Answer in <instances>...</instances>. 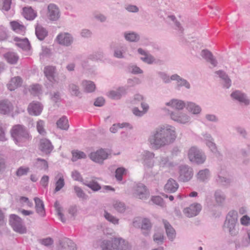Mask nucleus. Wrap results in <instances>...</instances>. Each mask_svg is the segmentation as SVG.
Segmentation results:
<instances>
[{
	"instance_id": "nucleus-51",
	"label": "nucleus",
	"mask_w": 250,
	"mask_h": 250,
	"mask_svg": "<svg viewBox=\"0 0 250 250\" xmlns=\"http://www.w3.org/2000/svg\"><path fill=\"white\" fill-rule=\"evenodd\" d=\"M83 184L91 188L94 191H97L101 188V187L97 182L92 180L89 182L85 181L83 182Z\"/></svg>"
},
{
	"instance_id": "nucleus-16",
	"label": "nucleus",
	"mask_w": 250,
	"mask_h": 250,
	"mask_svg": "<svg viewBox=\"0 0 250 250\" xmlns=\"http://www.w3.org/2000/svg\"><path fill=\"white\" fill-rule=\"evenodd\" d=\"M200 139L206 144L213 153H216L217 151L214 139L210 133L207 132H203L201 135Z\"/></svg>"
},
{
	"instance_id": "nucleus-32",
	"label": "nucleus",
	"mask_w": 250,
	"mask_h": 250,
	"mask_svg": "<svg viewBox=\"0 0 250 250\" xmlns=\"http://www.w3.org/2000/svg\"><path fill=\"white\" fill-rule=\"evenodd\" d=\"M44 73L47 80L52 83L56 80L55 79V67L52 66H47L44 67Z\"/></svg>"
},
{
	"instance_id": "nucleus-35",
	"label": "nucleus",
	"mask_w": 250,
	"mask_h": 250,
	"mask_svg": "<svg viewBox=\"0 0 250 250\" xmlns=\"http://www.w3.org/2000/svg\"><path fill=\"white\" fill-rule=\"evenodd\" d=\"M214 197L218 206L221 207L223 205L226 200V195L222 190L220 189L216 190L214 192Z\"/></svg>"
},
{
	"instance_id": "nucleus-47",
	"label": "nucleus",
	"mask_w": 250,
	"mask_h": 250,
	"mask_svg": "<svg viewBox=\"0 0 250 250\" xmlns=\"http://www.w3.org/2000/svg\"><path fill=\"white\" fill-rule=\"evenodd\" d=\"M35 166L37 168L43 170H47L48 167L47 161L40 158H38L36 160L35 163Z\"/></svg>"
},
{
	"instance_id": "nucleus-3",
	"label": "nucleus",
	"mask_w": 250,
	"mask_h": 250,
	"mask_svg": "<svg viewBox=\"0 0 250 250\" xmlns=\"http://www.w3.org/2000/svg\"><path fill=\"white\" fill-rule=\"evenodd\" d=\"M238 216L236 210H231L226 215L224 223V230L232 236H236L239 233V229L237 226Z\"/></svg>"
},
{
	"instance_id": "nucleus-7",
	"label": "nucleus",
	"mask_w": 250,
	"mask_h": 250,
	"mask_svg": "<svg viewBox=\"0 0 250 250\" xmlns=\"http://www.w3.org/2000/svg\"><path fill=\"white\" fill-rule=\"evenodd\" d=\"M111 154L109 149L101 148L95 151L92 152L89 155L90 159L95 163L102 164Z\"/></svg>"
},
{
	"instance_id": "nucleus-21",
	"label": "nucleus",
	"mask_w": 250,
	"mask_h": 250,
	"mask_svg": "<svg viewBox=\"0 0 250 250\" xmlns=\"http://www.w3.org/2000/svg\"><path fill=\"white\" fill-rule=\"evenodd\" d=\"M43 109V106L38 102H33L28 107L27 110L29 114L33 116L40 115Z\"/></svg>"
},
{
	"instance_id": "nucleus-5",
	"label": "nucleus",
	"mask_w": 250,
	"mask_h": 250,
	"mask_svg": "<svg viewBox=\"0 0 250 250\" xmlns=\"http://www.w3.org/2000/svg\"><path fill=\"white\" fill-rule=\"evenodd\" d=\"M168 115L170 119L178 124L189 125L192 123L191 116L186 112L168 110Z\"/></svg>"
},
{
	"instance_id": "nucleus-10",
	"label": "nucleus",
	"mask_w": 250,
	"mask_h": 250,
	"mask_svg": "<svg viewBox=\"0 0 250 250\" xmlns=\"http://www.w3.org/2000/svg\"><path fill=\"white\" fill-rule=\"evenodd\" d=\"M55 42L61 46L69 47L73 43L74 38L68 32H62L57 35L55 39Z\"/></svg>"
},
{
	"instance_id": "nucleus-22",
	"label": "nucleus",
	"mask_w": 250,
	"mask_h": 250,
	"mask_svg": "<svg viewBox=\"0 0 250 250\" xmlns=\"http://www.w3.org/2000/svg\"><path fill=\"white\" fill-rule=\"evenodd\" d=\"M185 107L189 113L194 116L200 115L202 111L201 106L193 102L187 101Z\"/></svg>"
},
{
	"instance_id": "nucleus-2",
	"label": "nucleus",
	"mask_w": 250,
	"mask_h": 250,
	"mask_svg": "<svg viewBox=\"0 0 250 250\" xmlns=\"http://www.w3.org/2000/svg\"><path fill=\"white\" fill-rule=\"evenodd\" d=\"M101 250H129L128 242L120 237L103 240L100 245Z\"/></svg>"
},
{
	"instance_id": "nucleus-58",
	"label": "nucleus",
	"mask_w": 250,
	"mask_h": 250,
	"mask_svg": "<svg viewBox=\"0 0 250 250\" xmlns=\"http://www.w3.org/2000/svg\"><path fill=\"white\" fill-rule=\"evenodd\" d=\"M126 169L124 167H121L116 170L115 177L118 181H121L123 179V176L125 174Z\"/></svg>"
},
{
	"instance_id": "nucleus-24",
	"label": "nucleus",
	"mask_w": 250,
	"mask_h": 250,
	"mask_svg": "<svg viewBox=\"0 0 250 250\" xmlns=\"http://www.w3.org/2000/svg\"><path fill=\"white\" fill-rule=\"evenodd\" d=\"M200 55L203 59L209 62L212 67L217 66V62L210 51L207 49H204L201 52Z\"/></svg>"
},
{
	"instance_id": "nucleus-29",
	"label": "nucleus",
	"mask_w": 250,
	"mask_h": 250,
	"mask_svg": "<svg viewBox=\"0 0 250 250\" xmlns=\"http://www.w3.org/2000/svg\"><path fill=\"white\" fill-rule=\"evenodd\" d=\"M163 222L168 239L171 241H173L176 235L175 229L167 220H164Z\"/></svg>"
},
{
	"instance_id": "nucleus-44",
	"label": "nucleus",
	"mask_w": 250,
	"mask_h": 250,
	"mask_svg": "<svg viewBox=\"0 0 250 250\" xmlns=\"http://www.w3.org/2000/svg\"><path fill=\"white\" fill-rule=\"evenodd\" d=\"M151 227L152 224L150 220L147 218H143L141 229L142 230L146 231V232H143V233L145 235L148 234Z\"/></svg>"
},
{
	"instance_id": "nucleus-20",
	"label": "nucleus",
	"mask_w": 250,
	"mask_h": 250,
	"mask_svg": "<svg viewBox=\"0 0 250 250\" xmlns=\"http://www.w3.org/2000/svg\"><path fill=\"white\" fill-rule=\"evenodd\" d=\"M231 98L241 104L247 105L250 104V100L247 95L240 90H235L231 94Z\"/></svg>"
},
{
	"instance_id": "nucleus-40",
	"label": "nucleus",
	"mask_w": 250,
	"mask_h": 250,
	"mask_svg": "<svg viewBox=\"0 0 250 250\" xmlns=\"http://www.w3.org/2000/svg\"><path fill=\"white\" fill-rule=\"evenodd\" d=\"M35 33L38 39L42 41L47 36L48 32L42 26L37 24L35 28Z\"/></svg>"
},
{
	"instance_id": "nucleus-12",
	"label": "nucleus",
	"mask_w": 250,
	"mask_h": 250,
	"mask_svg": "<svg viewBox=\"0 0 250 250\" xmlns=\"http://www.w3.org/2000/svg\"><path fill=\"white\" fill-rule=\"evenodd\" d=\"M179 180L183 182H188L193 177V170L192 167L188 165H182L179 168Z\"/></svg>"
},
{
	"instance_id": "nucleus-8",
	"label": "nucleus",
	"mask_w": 250,
	"mask_h": 250,
	"mask_svg": "<svg viewBox=\"0 0 250 250\" xmlns=\"http://www.w3.org/2000/svg\"><path fill=\"white\" fill-rule=\"evenodd\" d=\"M154 163L155 166L159 167L160 170H169L175 166L173 162L171 161L168 156L164 155H160L155 157Z\"/></svg>"
},
{
	"instance_id": "nucleus-54",
	"label": "nucleus",
	"mask_w": 250,
	"mask_h": 250,
	"mask_svg": "<svg viewBox=\"0 0 250 250\" xmlns=\"http://www.w3.org/2000/svg\"><path fill=\"white\" fill-rule=\"evenodd\" d=\"M55 208H56L58 217L60 218L61 221L63 223H65L66 221V219L64 217L62 213V208L60 206L58 202H56L54 204Z\"/></svg>"
},
{
	"instance_id": "nucleus-42",
	"label": "nucleus",
	"mask_w": 250,
	"mask_h": 250,
	"mask_svg": "<svg viewBox=\"0 0 250 250\" xmlns=\"http://www.w3.org/2000/svg\"><path fill=\"white\" fill-rule=\"evenodd\" d=\"M125 39L130 42H137L139 41L140 35L134 32H125L124 33Z\"/></svg>"
},
{
	"instance_id": "nucleus-28",
	"label": "nucleus",
	"mask_w": 250,
	"mask_h": 250,
	"mask_svg": "<svg viewBox=\"0 0 250 250\" xmlns=\"http://www.w3.org/2000/svg\"><path fill=\"white\" fill-rule=\"evenodd\" d=\"M13 109L12 103L7 100L0 101V113L2 114H8Z\"/></svg>"
},
{
	"instance_id": "nucleus-15",
	"label": "nucleus",
	"mask_w": 250,
	"mask_h": 250,
	"mask_svg": "<svg viewBox=\"0 0 250 250\" xmlns=\"http://www.w3.org/2000/svg\"><path fill=\"white\" fill-rule=\"evenodd\" d=\"M202 206L200 204L194 203L189 207L185 208L183 209V213L185 216L190 218L197 216L202 209Z\"/></svg>"
},
{
	"instance_id": "nucleus-4",
	"label": "nucleus",
	"mask_w": 250,
	"mask_h": 250,
	"mask_svg": "<svg viewBox=\"0 0 250 250\" xmlns=\"http://www.w3.org/2000/svg\"><path fill=\"white\" fill-rule=\"evenodd\" d=\"M11 134L15 144L19 146H23L30 138L27 130L22 125L14 126L11 130Z\"/></svg>"
},
{
	"instance_id": "nucleus-38",
	"label": "nucleus",
	"mask_w": 250,
	"mask_h": 250,
	"mask_svg": "<svg viewBox=\"0 0 250 250\" xmlns=\"http://www.w3.org/2000/svg\"><path fill=\"white\" fill-rule=\"evenodd\" d=\"M15 41L17 42L16 45L18 47L25 50H28L30 49V45L27 39H21L18 37H16L15 38Z\"/></svg>"
},
{
	"instance_id": "nucleus-60",
	"label": "nucleus",
	"mask_w": 250,
	"mask_h": 250,
	"mask_svg": "<svg viewBox=\"0 0 250 250\" xmlns=\"http://www.w3.org/2000/svg\"><path fill=\"white\" fill-rule=\"evenodd\" d=\"M71 176L75 181H77L83 183L84 182L81 173L76 170H74L71 172Z\"/></svg>"
},
{
	"instance_id": "nucleus-1",
	"label": "nucleus",
	"mask_w": 250,
	"mask_h": 250,
	"mask_svg": "<svg viewBox=\"0 0 250 250\" xmlns=\"http://www.w3.org/2000/svg\"><path fill=\"white\" fill-rule=\"evenodd\" d=\"M177 136L175 126L164 124L158 126L151 132L147 141L152 148L157 150L174 143Z\"/></svg>"
},
{
	"instance_id": "nucleus-48",
	"label": "nucleus",
	"mask_w": 250,
	"mask_h": 250,
	"mask_svg": "<svg viewBox=\"0 0 250 250\" xmlns=\"http://www.w3.org/2000/svg\"><path fill=\"white\" fill-rule=\"evenodd\" d=\"M4 57L7 62L10 64L16 63L19 59L18 56L14 52H8L4 55Z\"/></svg>"
},
{
	"instance_id": "nucleus-46",
	"label": "nucleus",
	"mask_w": 250,
	"mask_h": 250,
	"mask_svg": "<svg viewBox=\"0 0 250 250\" xmlns=\"http://www.w3.org/2000/svg\"><path fill=\"white\" fill-rule=\"evenodd\" d=\"M247 238L242 240L241 243L236 244L235 248L236 249L247 247L250 245V228L247 230Z\"/></svg>"
},
{
	"instance_id": "nucleus-56",
	"label": "nucleus",
	"mask_w": 250,
	"mask_h": 250,
	"mask_svg": "<svg viewBox=\"0 0 250 250\" xmlns=\"http://www.w3.org/2000/svg\"><path fill=\"white\" fill-rule=\"evenodd\" d=\"M158 75L160 78L163 81V82L166 83H168L173 81L172 79V75L169 76L167 73L163 72H159Z\"/></svg>"
},
{
	"instance_id": "nucleus-52",
	"label": "nucleus",
	"mask_w": 250,
	"mask_h": 250,
	"mask_svg": "<svg viewBox=\"0 0 250 250\" xmlns=\"http://www.w3.org/2000/svg\"><path fill=\"white\" fill-rule=\"evenodd\" d=\"M72 153V160L74 162L77 161L78 159H84L86 157V154L83 152L78 150H73Z\"/></svg>"
},
{
	"instance_id": "nucleus-14",
	"label": "nucleus",
	"mask_w": 250,
	"mask_h": 250,
	"mask_svg": "<svg viewBox=\"0 0 250 250\" xmlns=\"http://www.w3.org/2000/svg\"><path fill=\"white\" fill-rule=\"evenodd\" d=\"M141 159L143 161L145 167L152 168L155 166L154 162L152 160L155 158V154L148 150H144L141 154Z\"/></svg>"
},
{
	"instance_id": "nucleus-57",
	"label": "nucleus",
	"mask_w": 250,
	"mask_h": 250,
	"mask_svg": "<svg viewBox=\"0 0 250 250\" xmlns=\"http://www.w3.org/2000/svg\"><path fill=\"white\" fill-rule=\"evenodd\" d=\"M141 81L137 77H134L132 78L128 79L127 81V87H134L136 85L140 84Z\"/></svg>"
},
{
	"instance_id": "nucleus-31",
	"label": "nucleus",
	"mask_w": 250,
	"mask_h": 250,
	"mask_svg": "<svg viewBox=\"0 0 250 250\" xmlns=\"http://www.w3.org/2000/svg\"><path fill=\"white\" fill-rule=\"evenodd\" d=\"M11 29L15 32L23 35L25 33L26 28L25 26L19 21H12L10 22Z\"/></svg>"
},
{
	"instance_id": "nucleus-50",
	"label": "nucleus",
	"mask_w": 250,
	"mask_h": 250,
	"mask_svg": "<svg viewBox=\"0 0 250 250\" xmlns=\"http://www.w3.org/2000/svg\"><path fill=\"white\" fill-rule=\"evenodd\" d=\"M114 208L119 212H124L126 209L125 204L119 200H114L112 202Z\"/></svg>"
},
{
	"instance_id": "nucleus-34",
	"label": "nucleus",
	"mask_w": 250,
	"mask_h": 250,
	"mask_svg": "<svg viewBox=\"0 0 250 250\" xmlns=\"http://www.w3.org/2000/svg\"><path fill=\"white\" fill-rule=\"evenodd\" d=\"M23 15L26 20L32 21L37 16V13L31 7H25L23 8Z\"/></svg>"
},
{
	"instance_id": "nucleus-18",
	"label": "nucleus",
	"mask_w": 250,
	"mask_h": 250,
	"mask_svg": "<svg viewBox=\"0 0 250 250\" xmlns=\"http://www.w3.org/2000/svg\"><path fill=\"white\" fill-rule=\"evenodd\" d=\"M165 104L166 106L170 107L172 108L182 110L186 106V101L179 99L173 98L166 102Z\"/></svg>"
},
{
	"instance_id": "nucleus-63",
	"label": "nucleus",
	"mask_w": 250,
	"mask_h": 250,
	"mask_svg": "<svg viewBox=\"0 0 250 250\" xmlns=\"http://www.w3.org/2000/svg\"><path fill=\"white\" fill-rule=\"evenodd\" d=\"M103 58L104 53L101 51L95 52L89 57V59L93 61L101 60Z\"/></svg>"
},
{
	"instance_id": "nucleus-53",
	"label": "nucleus",
	"mask_w": 250,
	"mask_h": 250,
	"mask_svg": "<svg viewBox=\"0 0 250 250\" xmlns=\"http://www.w3.org/2000/svg\"><path fill=\"white\" fill-rule=\"evenodd\" d=\"M104 216L105 219L114 225H118L119 220L115 216L112 215L106 211H104Z\"/></svg>"
},
{
	"instance_id": "nucleus-9",
	"label": "nucleus",
	"mask_w": 250,
	"mask_h": 250,
	"mask_svg": "<svg viewBox=\"0 0 250 250\" xmlns=\"http://www.w3.org/2000/svg\"><path fill=\"white\" fill-rule=\"evenodd\" d=\"M9 223L13 230L20 234L26 232V228L22 219L15 214H11L9 218Z\"/></svg>"
},
{
	"instance_id": "nucleus-27",
	"label": "nucleus",
	"mask_w": 250,
	"mask_h": 250,
	"mask_svg": "<svg viewBox=\"0 0 250 250\" xmlns=\"http://www.w3.org/2000/svg\"><path fill=\"white\" fill-rule=\"evenodd\" d=\"M39 148L42 152L48 154L52 151L53 146L49 140L42 139L40 141Z\"/></svg>"
},
{
	"instance_id": "nucleus-59",
	"label": "nucleus",
	"mask_w": 250,
	"mask_h": 250,
	"mask_svg": "<svg viewBox=\"0 0 250 250\" xmlns=\"http://www.w3.org/2000/svg\"><path fill=\"white\" fill-rule=\"evenodd\" d=\"M144 96L139 93H137L134 95L132 99L130 101V103L132 104H136L140 102L143 101Z\"/></svg>"
},
{
	"instance_id": "nucleus-23",
	"label": "nucleus",
	"mask_w": 250,
	"mask_h": 250,
	"mask_svg": "<svg viewBox=\"0 0 250 250\" xmlns=\"http://www.w3.org/2000/svg\"><path fill=\"white\" fill-rule=\"evenodd\" d=\"M216 76L221 80L224 86L229 88L231 85V81L226 73L222 70H218L215 72Z\"/></svg>"
},
{
	"instance_id": "nucleus-43",
	"label": "nucleus",
	"mask_w": 250,
	"mask_h": 250,
	"mask_svg": "<svg viewBox=\"0 0 250 250\" xmlns=\"http://www.w3.org/2000/svg\"><path fill=\"white\" fill-rule=\"evenodd\" d=\"M215 180L219 184L223 186H229L231 182L230 178L224 176L221 173L216 177Z\"/></svg>"
},
{
	"instance_id": "nucleus-19",
	"label": "nucleus",
	"mask_w": 250,
	"mask_h": 250,
	"mask_svg": "<svg viewBox=\"0 0 250 250\" xmlns=\"http://www.w3.org/2000/svg\"><path fill=\"white\" fill-rule=\"evenodd\" d=\"M54 192L60 191L65 186L64 174L62 172H56L54 177Z\"/></svg>"
},
{
	"instance_id": "nucleus-11",
	"label": "nucleus",
	"mask_w": 250,
	"mask_h": 250,
	"mask_svg": "<svg viewBox=\"0 0 250 250\" xmlns=\"http://www.w3.org/2000/svg\"><path fill=\"white\" fill-rule=\"evenodd\" d=\"M61 11L59 7L54 4L50 3L47 6L46 17L51 21H57L61 17Z\"/></svg>"
},
{
	"instance_id": "nucleus-39",
	"label": "nucleus",
	"mask_w": 250,
	"mask_h": 250,
	"mask_svg": "<svg viewBox=\"0 0 250 250\" xmlns=\"http://www.w3.org/2000/svg\"><path fill=\"white\" fill-rule=\"evenodd\" d=\"M36 212L41 216H43L45 215L44 204L42 200L38 197L34 198Z\"/></svg>"
},
{
	"instance_id": "nucleus-61",
	"label": "nucleus",
	"mask_w": 250,
	"mask_h": 250,
	"mask_svg": "<svg viewBox=\"0 0 250 250\" xmlns=\"http://www.w3.org/2000/svg\"><path fill=\"white\" fill-rule=\"evenodd\" d=\"M151 201L155 204L160 207H164L165 203L163 199L159 196H153L151 198Z\"/></svg>"
},
{
	"instance_id": "nucleus-41",
	"label": "nucleus",
	"mask_w": 250,
	"mask_h": 250,
	"mask_svg": "<svg viewBox=\"0 0 250 250\" xmlns=\"http://www.w3.org/2000/svg\"><path fill=\"white\" fill-rule=\"evenodd\" d=\"M21 82L22 81L20 77H14L11 79L10 82L7 84V87L10 91L14 90L21 85Z\"/></svg>"
},
{
	"instance_id": "nucleus-26",
	"label": "nucleus",
	"mask_w": 250,
	"mask_h": 250,
	"mask_svg": "<svg viewBox=\"0 0 250 250\" xmlns=\"http://www.w3.org/2000/svg\"><path fill=\"white\" fill-rule=\"evenodd\" d=\"M60 248L61 250H75L76 247V245L71 240L65 238L60 241Z\"/></svg>"
},
{
	"instance_id": "nucleus-37",
	"label": "nucleus",
	"mask_w": 250,
	"mask_h": 250,
	"mask_svg": "<svg viewBox=\"0 0 250 250\" xmlns=\"http://www.w3.org/2000/svg\"><path fill=\"white\" fill-rule=\"evenodd\" d=\"M210 177V173L208 169L205 168L199 171L196 175L197 179L201 182L207 181Z\"/></svg>"
},
{
	"instance_id": "nucleus-49",
	"label": "nucleus",
	"mask_w": 250,
	"mask_h": 250,
	"mask_svg": "<svg viewBox=\"0 0 250 250\" xmlns=\"http://www.w3.org/2000/svg\"><path fill=\"white\" fill-rule=\"evenodd\" d=\"M68 91L70 94L74 96H79L81 95L79 86L74 83H71L68 85Z\"/></svg>"
},
{
	"instance_id": "nucleus-45",
	"label": "nucleus",
	"mask_w": 250,
	"mask_h": 250,
	"mask_svg": "<svg viewBox=\"0 0 250 250\" xmlns=\"http://www.w3.org/2000/svg\"><path fill=\"white\" fill-rule=\"evenodd\" d=\"M57 127L62 130H67L69 128L68 120L65 116H63L57 122Z\"/></svg>"
},
{
	"instance_id": "nucleus-25",
	"label": "nucleus",
	"mask_w": 250,
	"mask_h": 250,
	"mask_svg": "<svg viewBox=\"0 0 250 250\" xmlns=\"http://www.w3.org/2000/svg\"><path fill=\"white\" fill-rule=\"evenodd\" d=\"M127 47L125 45L116 47L114 50L113 56L118 59L126 58L127 57Z\"/></svg>"
},
{
	"instance_id": "nucleus-62",
	"label": "nucleus",
	"mask_w": 250,
	"mask_h": 250,
	"mask_svg": "<svg viewBox=\"0 0 250 250\" xmlns=\"http://www.w3.org/2000/svg\"><path fill=\"white\" fill-rule=\"evenodd\" d=\"M240 223L244 227L250 226V217L247 215H244L240 218Z\"/></svg>"
},
{
	"instance_id": "nucleus-13",
	"label": "nucleus",
	"mask_w": 250,
	"mask_h": 250,
	"mask_svg": "<svg viewBox=\"0 0 250 250\" xmlns=\"http://www.w3.org/2000/svg\"><path fill=\"white\" fill-rule=\"evenodd\" d=\"M133 194L136 198L141 200H146L149 197L150 192L144 185L138 184L135 187Z\"/></svg>"
},
{
	"instance_id": "nucleus-55",
	"label": "nucleus",
	"mask_w": 250,
	"mask_h": 250,
	"mask_svg": "<svg viewBox=\"0 0 250 250\" xmlns=\"http://www.w3.org/2000/svg\"><path fill=\"white\" fill-rule=\"evenodd\" d=\"M45 122L44 121L39 120L36 124V128L38 132L41 135H44L46 132L44 129Z\"/></svg>"
},
{
	"instance_id": "nucleus-30",
	"label": "nucleus",
	"mask_w": 250,
	"mask_h": 250,
	"mask_svg": "<svg viewBox=\"0 0 250 250\" xmlns=\"http://www.w3.org/2000/svg\"><path fill=\"white\" fill-rule=\"evenodd\" d=\"M172 79L173 81L177 82V87L178 88H180L181 87H185L186 88L188 89L190 88V84L186 80L181 77L179 75L177 74H175L172 75Z\"/></svg>"
},
{
	"instance_id": "nucleus-6",
	"label": "nucleus",
	"mask_w": 250,
	"mask_h": 250,
	"mask_svg": "<svg viewBox=\"0 0 250 250\" xmlns=\"http://www.w3.org/2000/svg\"><path fill=\"white\" fill-rule=\"evenodd\" d=\"M188 156L190 162L198 165L203 164L206 160L205 153L195 146H191L188 149Z\"/></svg>"
},
{
	"instance_id": "nucleus-64",
	"label": "nucleus",
	"mask_w": 250,
	"mask_h": 250,
	"mask_svg": "<svg viewBox=\"0 0 250 250\" xmlns=\"http://www.w3.org/2000/svg\"><path fill=\"white\" fill-rule=\"evenodd\" d=\"M74 189L75 192L79 198H82L83 199H86V195L80 187L78 186H75Z\"/></svg>"
},
{
	"instance_id": "nucleus-17",
	"label": "nucleus",
	"mask_w": 250,
	"mask_h": 250,
	"mask_svg": "<svg viewBox=\"0 0 250 250\" xmlns=\"http://www.w3.org/2000/svg\"><path fill=\"white\" fill-rule=\"evenodd\" d=\"M127 92V87L122 86L118 87L116 89L110 90L106 93V95L111 99L119 100L126 94Z\"/></svg>"
},
{
	"instance_id": "nucleus-33",
	"label": "nucleus",
	"mask_w": 250,
	"mask_h": 250,
	"mask_svg": "<svg viewBox=\"0 0 250 250\" xmlns=\"http://www.w3.org/2000/svg\"><path fill=\"white\" fill-rule=\"evenodd\" d=\"M81 85L83 91L86 93L93 92L96 89L95 83L89 80H83L81 83Z\"/></svg>"
},
{
	"instance_id": "nucleus-36",
	"label": "nucleus",
	"mask_w": 250,
	"mask_h": 250,
	"mask_svg": "<svg viewBox=\"0 0 250 250\" xmlns=\"http://www.w3.org/2000/svg\"><path fill=\"white\" fill-rule=\"evenodd\" d=\"M179 185L177 182L173 179H169L165 186V191L170 192H175L178 188Z\"/></svg>"
}]
</instances>
